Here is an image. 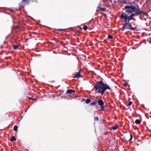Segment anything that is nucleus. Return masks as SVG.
<instances>
[{
  "instance_id": "obj_4",
  "label": "nucleus",
  "mask_w": 151,
  "mask_h": 151,
  "mask_svg": "<svg viewBox=\"0 0 151 151\" xmlns=\"http://www.w3.org/2000/svg\"><path fill=\"white\" fill-rule=\"evenodd\" d=\"M120 17L122 19H124L125 23L129 22V16L126 13L123 12L121 14Z\"/></svg>"
},
{
  "instance_id": "obj_17",
  "label": "nucleus",
  "mask_w": 151,
  "mask_h": 151,
  "mask_svg": "<svg viewBox=\"0 0 151 151\" xmlns=\"http://www.w3.org/2000/svg\"><path fill=\"white\" fill-rule=\"evenodd\" d=\"M83 28L84 30H86L87 29V27L86 25H84L83 27Z\"/></svg>"
},
{
  "instance_id": "obj_24",
  "label": "nucleus",
  "mask_w": 151,
  "mask_h": 151,
  "mask_svg": "<svg viewBox=\"0 0 151 151\" xmlns=\"http://www.w3.org/2000/svg\"><path fill=\"white\" fill-rule=\"evenodd\" d=\"M129 21L130 20H133V18H134L133 17L131 16L130 15L129 16Z\"/></svg>"
},
{
  "instance_id": "obj_8",
  "label": "nucleus",
  "mask_w": 151,
  "mask_h": 151,
  "mask_svg": "<svg viewBox=\"0 0 151 151\" xmlns=\"http://www.w3.org/2000/svg\"><path fill=\"white\" fill-rule=\"evenodd\" d=\"M101 3H99V5L97 7V9H99V11H103L105 12V10L106 9V8H102L101 7Z\"/></svg>"
},
{
  "instance_id": "obj_10",
  "label": "nucleus",
  "mask_w": 151,
  "mask_h": 151,
  "mask_svg": "<svg viewBox=\"0 0 151 151\" xmlns=\"http://www.w3.org/2000/svg\"><path fill=\"white\" fill-rule=\"evenodd\" d=\"M75 92V91L74 90L71 89H69L67 90L66 93L72 94L74 93Z\"/></svg>"
},
{
  "instance_id": "obj_21",
  "label": "nucleus",
  "mask_w": 151,
  "mask_h": 151,
  "mask_svg": "<svg viewBox=\"0 0 151 151\" xmlns=\"http://www.w3.org/2000/svg\"><path fill=\"white\" fill-rule=\"evenodd\" d=\"M117 126H112V129H113V130H116L117 129Z\"/></svg>"
},
{
  "instance_id": "obj_13",
  "label": "nucleus",
  "mask_w": 151,
  "mask_h": 151,
  "mask_svg": "<svg viewBox=\"0 0 151 151\" xmlns=\"http://www.w3.org/2000/svg\"><path fill=\"white\" fill-rule=\"evenodd\" d=\"M16 140V139L15 137L12 136V137L10 139V141L12 142L15 141Z\"/></svg>"
},
{
  "instance_id": "obj_12",
  "label": "nucleus",
  "mask_w": 151,
  "mask_h": 151,
  "mask_svg": "<svg viewBox=\"0 0 151 151\" xmlns=\"http://www.w3.org/2000/svg\"><path fill=\"white\" fill-rule=\"evenodd\" d=\"M141 122V121L139 119H136L135 121V123L137 124H139Z\"/></svg>"
},
{
  "instance_id": "obj_7",
  "label": "nucleus",
  "mask_w": 151,
  "mask_h": 151,
  "mask_svg": "<svg viewBox=\"0 0 151 151\" xmlns=\"http://www.w3.org/2000/svg\"><path fill=\"white\" fill-rule=\"evenodd\" d=\"M81 73L80 70L78 71L77 73H76L73 78H76L78 79L79 78L81 77Z\"/></svg>"
},
{
  "instance_id": "obj_1",
  "label": "nucleus",
  "mask_w": 151,
  "mask_h": 151,
  "mask_svg": "<svg viewBox=\"0 0 151 151\" xmlns=\"http://www.w3.org/2000/svg\"><path fill=\"white\" fill-rule=\"evenodd\" d=\"M124 9L126 13H131L132 17L135 15L138 16L142 13V11L140 10L139 6L137 4H132L130 6H125Z\"/></svg>"
},
{
  "instance_id": "obj_23",
  "label": "nucleus",
  "mask_w": 151,
  "mask_h": 151,
  "mask_svg": "<svg viewBox=\"0 0 151 151\" xmlns=\"http://www.w3.org/2000/svg\"><path fill=\"white\" fill-rule=\"evenodd\" d=\"M94 120L95 121H98L99 120V119L97 116H96L94 117Z\"/></svg>"
},
{
  "instance_id": "obj_29",
  "label": "nucleus",
  "mask_w": 151,
  "mask_h": 151,
  "mask_svg": "<svg viewBox=\"0 0 151 151\" xmlns=\"http://www.w3.org/2000/svg\"><path fill=\"white\" fill-rule=\"evenodd\" d=\"M108 1L110 2V3L112 2V0H108Z\"/></svg>"
},
{
  "instance_id": "obj_16",
  "label": "nucleus",
  "mask_w": 151,
  "mask_h": 151,
  "mask_svg": "<svg viewBox=\"0 0 151 151\" xmlns=\"http://www.w3.org/2000/svg\"><path fill=\"white\" fill-rule=\"evenodd\" d=\"M18 127L17 125H15L13 127V130L14 131H16L17 130Z\"/></svg>"
},
{
  "instance_id": "obj_32",
  "label": "nucleus",
  "mask_w": 151,
  "mask_h": 151,
  "mask_svg": "<svg viewBox=\"0 0 151 151\" xmlns=\"http://www.w3.org/2000/svg\"><path fill=\"white\" fill-rule=\"evenodd\" d=\"M151 1V0H146V2Z\"/></svg>"
},
{
  "instance_id": "obj_6",
  "label": "nucleus",
  "mask_w": 151,
  "mask_h": 151,
  "mask_svg": "<svg viewBox=\"0 0 151 151\" xmlns=\"http://www.w3.org/2000/svg\"><path fill=\"white\" fill-rule=\"evenodd\" d=\"M124 138L125 141L128 142L131 141L132 139L133 135L132 133H130L125 135Z\"/></svg>"
},
{
  "instance_id": "obj_25",
  "label": "nucleus",
  "mask_w": 151,
  "mask_h": 151,
  "mask_svg": "<svg viewBox=\"0 0 151 151\" xmlns=\"http://www.w3.org/2000/svg\"><path fill=\"white\" fill-rule=\"evenodd\" d=\"M142 14H143V15L146 16H147L148 15V13L147 12H143Z\"/></svg>"
},
{
  "instance_id": "obj_18",
  "label": "nucleus",
  "mask_w": 151,
  "mask_h": 151,
  "mask_svg": "<svg viewBox=\"0 0 151 151\" xmlns=\"http://www.w3.org/2000/svg\"><path fill=\"white\" fill-rule=\"evenodd\" d=\"M97 101L96 100V101H94L92 103H91L90 104V105H95L97 103Z\"/></svg>"
},
{
  "instance_id": "obj_19",
  "label": "nucleus",
  "mask_w": 151,
  "mask_h": 151,
  "mask_svg": "<svg viewBox=\"0 0 151 151\" xmlns=\"http://www.w3.org/2000/svg\"><path fill=\"white\" fill-rule=\"evenodd\" d=\"M113 37L111 35H109L108 36V38L109 39H112Z\"/></svg>"
},
{
  "instance_id": "obj_3",
  "label": "nucleus",
  "mask_w": 151,
  "mask_h": 151,
  "mask_svg": "<svg viewBox=\"0 0 151 151\" xmlns=\"http://www.w3.org/2000/svg\"><path fill=\"white\" fill-rule=\"evenodd\" d=\"M122 25H123L122 28L124 29H129L134 30L136 29V27H133L132 24L129 22L122 24Z\"/></svg>"
},
{
  "instance_id": "obj_27",
  "label": "nucleus",
  "mask_w": 151,
  "mask_h": 151,
  "mask_svg": "<svg viewBox=\"0 0 151 151\" xmlns=\"http://www.w3.org/2000/svg\"><path fill=\"white\" fill-rule=\"evenodd\" d=\"M9 58H11V56H9L8 57H6V58H5V59H6V60H8Z\"/></svg>"
},
{
  "instance_id": "obj_31",
  "label": "nucleus",
  "mask_w": 151,
  "mask_h": 151,
  "mask_svg": "<svg viewBox=\"0 0 151 151\" xmlns=\"http://www.w3.org/2000/svg\"><path fill=\"white\" fill-rule=\"evenodd\" d=\"M115 126H117V128L119 126V124H116Z\"/></svg>"
},
{
  "instance_id": "obj_28",
  "label": "nucleus",
  "mask_w": 151,
  "mask_h": 151,
  "mask_svg": "<svg viewBox=\"0 0 151 151\" xmlns=\"http://www.w3.org/2000/svg\"><path fill=\"white\" fill-rule=\"evenodd\" d=\"M29 99H31V100H32V99L35 100V99H33V98H30V97L29 98Z\"/></svg>"
},
{
  "instance_id": "obj_9",
  "label": "nucleus",
  "mask_w": 151,
  "mask_h": 151,
  "mask_svg": "<svg viewBox=\"0 0 151 151\" xmlns=\"http://www.w3.org/2000/svg\"><path fill=\"white\" fill-rule=\"evenodd\" d=\"M122 2L124 4H127L128 5H127L126 6H130V5L132 4H136L134 2H130L129 1L128 2L124 1H123Z\"/></svg>"
},
{
  "instance_id": "obj_22",
  "label": "nucleus",
  "mask_w": 151,
  "mask_h": 151,
  "mask_svg": "<svg viewBox=\"0 0 151 151\" xmlns=\"http://www.w3.org/2000/svg\"><path fill=\"white\" fill-rule=\"evenodd\" d=\"M132 104V101H130L128 104L127 105V106H130Z\"/></svg>"
},
{
  "instance_id": "obj_20",
  "label": "nucleus",
  "mask_w": 151,
  "mask_h": 151,
  "mask_svg": "<svg viewBox=\"0 0 151 151\" xmlns=\"http://www.w3.org/2000/svg\"><path fill=\"white\" fill-rule=\"evenodd\" d=\"M101 110L102 111H104V105H103V106H101Z\"/></svg>"
},
{
  "instance_id": "obj_26",
  "label": "nucleus",
  "mask_w": 151,
  "mask_h": 151,
  "mask_svg": "<svg viewBox=\"0 0 151 151\" xmlns=\"http://www.w3.org/2000/svg\"><path fill=\"white\" fill-rule=\"evenodd\" d=\"M128 85V84L126 83H125L123 84V86L125 87H126Z\"/></svg>"
},
{
  "instance_id": "obj_11",
  "label": "nucleus",
  "mask_w": 151,
  "mask_h": 151,
  "mask_svg": "<svg viewBox=\"0 0 151 151\" xmlns=\"http://www.w3.org/2000/svg\"><path fill=\"white\" fill-rule=\"evenodd\" d=\"M97 102L98 103V105L99 106H102L104 104V102L102 99L99 100L97 101Z\"/></svg>"
},
{
  "instance_id": "obj_5",
  "label": "nucleus",
  "mask_w": 151,
  "mask_h": 151,
  "mask_svg": "<svg viewBox=\"0 0 151 151\" xmlns=\"http://www.w3.org/2000/svg\"><path fill=\"white\" fill-rule=\"evenodd\" d=\"M37 2V0H22L20 3L21 5H28L31 2Z\"/></svg>"
},
{
  "instance_id": "obj_30",
  "label": "nucleus",
  "mask_w": 151,
  "mask_h": 151,
  "mask_svg": "<svg viewBox=\"0 0 151 151\" xmlns=\"http://www.w3.org/2000/svg\"><path fill=\"white\" fill-rule=\"evenodd\" d=\"M133 20H134V21H136V19L135 18H133Z\"/></svg>"
},
{
  "instance_id": "obj_2",
  "label": "nucleus",
  "mask_w": 151,
  "mask_h": 151,
  "mask_svg": "<svg viewBox=\"0 0 151 151\" xmlns=\"http://www.w3.org/2000/svg\"><path fill=\"white\" fill-rule=\"evenodd\" d=\"M94 88H95V91L101 93L102 95L104 94L105 91L106 89L110 90L111 92V88L107 85L104 83L101 80L96 82Z\"/></svg>"
},
{
  "instance_id": "obj_15",
  "label": "nucleus",
  "mask_w": 151,
  "mask_h": 151,
  "mask_svg": "<svg viewBox=\"0 0 151 151\" xmlns=\"http://www.w3.org/2000/svg\"><path fill=\"white\" fill-rule=\"evenodd\" d=\"M91 102V100L89 99H87L86 100V104H88Z\"/></svg>"
},
{
  "instance_id": "obj_14",
  "label": "nucleus",
  "mask_w": 151,
  "mask_h": 151,
  "mask_svg": "<svg viewBox=\"0 0 151 151\" xmlns=\"http://www.w3.org/2000/svg\"><path fill=\"white\" fill-rule=\"evenodd\" d=\"M19 47L18 45H14L13 46V48L14 50L17 49Z\"/></svg>"
}]
</instances>
